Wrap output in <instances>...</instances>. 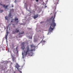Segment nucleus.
Instances as JSON below:
<instances>
[{"mask_svg":"<svg viewBox=\"0 0 73 73\" xmlns=\"http://www.w3.org/2000/svg\"><path fill=\"white\" fill-rule=\"evenodd\" d=\"M8 32H7V35H5V38L7 40V36H8Z\"/></svg>","mask_w":73,"mask_h":73,"instance_id":"11","label":"nucleus"},{"mask_svg":"<svg viewBox=\"0 0 73 73\" xmlns=\"http://www.w3.org/2000/svg\"><path fill=\"white\" fill-rule=\"evenodd\" d=\"M19 31V29L18 28H16L15 29V32L16 33H18Z\"/></svg>","mask_w":73,"mask_h":73,"instance_id":"7","label":"nucleus"},{"mask_svg":"<svg viewBox=\"0 0 73 73\" xmlns=\"http://www.w3.org/2000/svg\"><path fill=\"white\" fill-rule=\"evenodd\" d=\"M55 17V15L54 17H53V19L52 20V23L51 24H50V27L49 29V31L50 32H52L54 28L56 26V23H55V20H54Z\"/></svg>","mask_w":73,"mask_h":73,"instance_id":"1","label":"nucleus"},{"mask_svg":"<svg viewBox=\"0 0 73 73\" xmlns=\"http://www.w3.org/2000/svg\"><path fill=\"white\" fill-rule=\"evenodd\" d=\"M16 17H15V18L14 19L15 21H18L19 20V19L18 18H16Z\"/></svg>","mask_w":73,"mask_h":73,"instance_id":"12","label":"nucleus"},{"mask_svg":"<svg viewBox=\"0 0 73 73\" xmlns=\"http://www.w3.org/2000/svg\"><path fill=\"white\" fill-rule=\"evenodd\" d=\"M31 48L34 47H35V46H33V45H31Z\"/></svg>","mask_w":73,"mask_h":73,"instance_id":"16","label":"nucleus"},{"mask_svg":"<svg viewBox=\"0 0 73 73\" xmlns=\"http://www.w3.org/2000/svg\"><path fill=\"white\" fill-rule=\"evenodd\" d=\"M38 0H36V2H38Z\"/></svg>","mask_w":73,"mask_h":73,"instance_id":"26","label":"nucleus"},{"mask_svg":"<svg viewBox=\"0 0 73 73\" xmlns=\"http://www.w3.org/2000/svg\"><path fill=\"white\" fill-rule=\"evenodd\" d=\"M18 48V46H17L16 48V50L17 52H18V51H17V48Z\"/></svg>","mask_w":73,"mask_h":73,"instance_id":"17","label":"nucleus"},{"mask_svg":"<svg viewBox=\"0 0 73 73\" xmlns=\"http://www.w3.org/2000/svg\"><path fill=\"white\" fill-rule=\"evenodd\" d=\"M1 5L2 6H3V7L5 9H7L8 8V6H9V5H6L5 6V5H3L2 4H1Z\"/></svg>","mask_w":73,"mask_h":73,"instance_id":"5","label":"nucleus"},{"mask_svg":"<svg viewBox=\"0 0 73 73\" xmlns=\"http://www.w3.org/2000/svg\"><path fill=\"white\" fill-rule=\"evenodd\" d=\"M16 64L15 66V67L17 69L21 72V73H22L21 71L20 70H21V67L17 63H16Z\"/></svg>","mask_w":73,"mask_h":73,"instance_id":"3","label":"nucleus"},{"mask_svg":"<svg viewBox=\"0 0 73 73\" xmlns=\"http://www.w3.org/2000/svg\"><path fill=\"white\" fill-rule=\"evenodd\" d=\"M43 23V21H42L40 22V23Z\"/></svg>","mask_w":73,"mask_h":73,"instance_id":"24","label":"nucleus"},{"mask_svg":"<svg viewBox=\"0 0 73 73\" xmlns=\"http://www.w3.org/2000/svg\"><path fill=\"white\" fill-rule=\"evenodd\" d=\"M53 18V16H52L51 17V18L50 19V20H51Z\"/></svg>","mask_w":73,"mask_h":73,"instance_id":"21","label":"nucleus"},{"mask_svg":"<svg viewBox=\"0 0 73 73\" xmlns=\"http://www.w3.org/2000/svg\"><path fill=\"white\" fill-rule=\"evenodd\" d=\"M46 2H48V0H47Z\"/></svg>","mask_w":73,"mask_h":73,"instance_id":"30","label":"nucleus"},{"mask_svg":"<svg viewBox=\"0 0 73 73\" xmlns=\"http://www.w3.org/2000/svg\"><path fill=\"white\" fill-rule=\"evenodd\" d=\"M59 0H56V2H54V4L53 5V6L54 7V10L56 9V7L57 5L58 4V2L59 1Z\"/></svg>","mask_w":73,"mask_h":73,"instance_id":"4","label":"nucleus"},{"mask_svg":"<svg viewBox=\"0 0 73 73\" xmlns=\"http://www.w3.org/2000/svg\"><path fill=\"white\" fill-rule=\"evenodd\" d=\"M17 23H18V21H17Z\"/></svg>","mask_w":73,"mask_h":73,"instance_id":"27","label":"nucleus"},{"mask_svg":"<svg viewBox=\"0 0 73 73\" xmlns=\"http://www.w3.org/2000/svg\"><path fill=\"white\" fill-rule=\"evenodd\" d=\"M22 37V35H20V36H19V37Z\"/></svg>","mask_w":73,"mask_h":73,"instance_id":"23","label":"nucleus"},{"mask_svg":"<svg viewBox=\"0 0 73 73\" xmlns=\"http://www.w3.org/2000/svg\"><path fill=\"white\" fill-rule=\"evenodd\" d=\"M22 45H24V44H25V42H23L22 43Z\"/></svg>","mask_w":73,"mask_h":73,"instance_id":"20","label":"nucleus"},{"mask_svg":"<svg viewBox=\"0 0 73 73\" xmlns=\"http://www.w3.org/2000/svg\"><path fill=\"white\" fill-rule=\"evenodd\" d=\"M25 48V46L24 45H23V46L21 47V48L22 49H23V50H24V49Z\"/></svg>","mask_w":73,"mask_h":73,"instance_id":"9","label":"nucleus"},{"mask_svg":"<svg viewBox=\"0 0 73 73\" xmlns=\"http://www.w3.org/2000/svg\"><path fill=\"white\" fill-rule=\"evenodd\" d=\"M41 1H43L42 0H41Z\"/></svg>","mask_w":73,"mask_h":73,"instance_id":"31","label":"nucleus"},{"mask_svg":"<svg viewBox=\"0 0 73 73\" xmlns=\"http://www.w3.org/2000/svg\"><path fill=\"white\" fill-rule=\"evenodd\" d=\"M22 54L23 55V53H22Z\"/></svg>","mask_w":73,"mask_h":73,"instance_id":"32","label":"nucleus"},{"mask_svg":"<svg viewBox=\"0 0 73 73\" xmlns=\"http://www.w3.org/2000/svg\"><path fill=\"white\" fill-rule=\"evenodd\" d=\"M14 20V19H11V22H13V21Z\"/></svg>","mask_w":73,"mask_h":73,"instance_id":"18","label":"nucleus"},{"mask_svg":"<svg viewBox=\"0 0 73 73\" xmlns=\"http://www.w3.org/2000/svg\"><path fill=\"white\" fill-rule=\"evenodd\" d=\"M5 19L8 21V17L7 16H6L5 17Z\"/></svg>","mask_w":73,"mask_h":73,"instance_id":"14","label":"nucleus"},{"mask_svg":"<svg viewBox=\"0 0 73 73\" xmlns=\"http://www.w3.org/2000/svg\"><path fill=\"white\" fill-rule=\"evenodd\" d=\"M40 32L41 31H40Z\"/></svg>","mask_w":73,"mask_h":73,"instance_id":"33","label":"nucleus"},{"mask_svg":"<svg viewBox=\"0 0 73 73\" xmlns=\"http://www.w3.org/2000/svg\"><path fill=\"white\" fill-rule=\"evenodd\" d=\"M24 33V32H23V31H22L21 32V33H19V35H20V34H21V35H22V34H23V33Z\"/></svg>","mask_w":73,"mask_h":73,"instance_id":"13","label":"nucleus"},{"mask_svg":"<svg viewBox=\"0 0 73 73\" xmlns=\"http://www.w3.org/2000/svg\"><path fill=\"white\" fill-rule=\"evenodd\" d=\"M15 31H13V34H15Z\"/></svg>","mask_w":73,"mask_h":73,"instance_id":"22","label":"nucleus"},{"mask_svg":"<svg viewBox=\"0 0 73 73\" xmlns=\"http://www.w3.org/2000/svg\"><path fill=\"white\" fill-rule=\"evenodd\" d=\"M2 47L1 46H0V52H1V50L2 49Z\"/></svg>","mask_w":73,"mask_h":73,"instance_id":"15","label":"nucleus"},{"mask_svg":"<svg viewBox=\"0 0 73 73\" xmlns=\"http://www.w3.org/2000/svg\"><path fill=\"white\" fill-rule=\"evenodd\" d=\"M8 16L10 17L11 18H13V17L12 16V14L11 13H10L9 15H8Z\"/></svg>","mask_w":73,"mask_h":73,"instance_id":"8","label":"nucleus"},{"mask_svg":"<svg viewBox=\"0 0 73 73\" xmlns=\"http://www.w3.org/2000/svg\"><path fill=\"white\" fill-rule=\"evenodd\" d=\"M12 7H13V5H12Z\"/></svg>","mask_w":73,"mask_h":73,"instance_id":"28","label":"nucleus"},{"mask_svg":"<svg viewBox=\"0 0 73 73\" xmlns=\"http://www.w3.org/2000/svg\"><path fill=\"white\" fill-rule=\"evenodd\" d=\"M3 10H1L0 11V13H2V12H3Z\"/></svg>","mask_w":73,"mask_h":73,"instance_id":"19","label":"nucleus"},{"mask_svg":"<svg viewBox=\"0 0 73 73\" xmlns=\"http://www.w3.org/2000/svg\"><path fill=\"white\" fill-rule=\"evenodd\" d=\"M38 16V15L37 14L36 15L34 14V16L33 17L34 19H36L37 18Z\"/></svg>","mask_w":73,"mask_h":73,"instance_id":"6","label":"nucleus"},{"mask_svg":"<svg viewBox=\"0 0 73 73\" xmlns=\"http://www.w3.org/2000/svg\"><path fill=\"white\" fill-rule=\"evenodd\" d=\"M33 49H30L29 46H27L26 50H25L26 55H27L28 54H29L30 52H32V51H33Z\"/></svg>","mask_w":73,"mask_h":73,"instance_id":"2","label":"nucleus"},{"mask_svg":"<svg viewBox=\"0 0 73 73\" xmlns=\"http://www.w3.org/2000/svg\"><path fill=\"white\" fill-rule=\"evenodd\" d=\"M12 59L13 62H15V57L13 56L12 57Z\"/></svg>","mask_w":73,"mask_h":73,"instance_id":"10","label":"nucleus"},{"mask_svg":"<svg viewBox=\"0 0 73 73\" xmlns=\"http://www.w3.org/2000/svg\"><path fill=\"white\" fill-rule=\"evenodd\" d=\"M47 7V6H45V8H46V7Z\"/></svg>","mask_w":73,"mask_h":73,"instance_id":"29","label":"nucleus"},{"mask_svg":"<svg viewBox=\"0 0 73 73\" xmlns=\"http://www.w3.org/2000/svg\"><path fill=\"white\" fill-rule=\"evenodd\" d=\"M43 42H45V41H44V40H43Z\"/></svg>","mask_w":73,"mask_h":73,"instance_id":"25","label":"nucleus"}]
</instances>
